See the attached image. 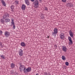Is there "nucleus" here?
I'll use <instances>...</instances> for the list:
<instances>
[{"label": "nucleus", "instance_id": "f257e3e1", "mask_svg": "<svg viewBox=\"0 0 75 75\" xmlns=\"http://www.w3.org/2000/svg\"><path fill=\"white\" fill-rule=\"evenodd\" d=\"M23 71L24 73H27V72H31V68L29 67H28L27 69H26V68H25L23 70Z\"/></svg>", "mask_w": 75, "mask_h": 75}, {"label": "nucleus", "instance_id": "f03ea898", "mask_svg": "<svg viewBox=\"0 0 75 75\" xmlns=\"http://www.w3.org/2000/svg\"><path fill=\"white\" fill-rule=\"evenodd\" d=\"M54 32H52V35L55 37L57 33H58V29L57 28H55L54 30Z\"/></svg>", "mask_w": 75, "mask_h": 75}, {"label": "nucleus", "instance_id": "7ed1b4c3", "mask_svg": "<svg viewBox=\"0 0 75 75\" xmlns=\"http://www.w3.org/2000/svg\"><path fill=\"white\" fill-rule=\"evenodd\" d=\"M19 68V70L20 71V72H22L23 71L24 69V68H25V67L24 65L21 64Z\"/></svg>", "mask_w": 75, "mask_h": 75}, {"label": "nucleus", "instance_id": "20e7f679", "mask_svg": "<svg viewBox=\"0 0 75 75\" xmlns=\"http://www.w3.org/2000/svg\"><path fill=\"white\" fill-rule=\"evenodd\" d=\"M68 39L69 41V45H71V44H72L73 42H72V40L71 37L70 36H68Z\"/></svg>", "mask_w": 75, "mask_h": 75}, {"label": "nucleus", "instance_id": "39448f33", "mask_svg": "<svg viewBox=\"0 0 75 75\" xmlns=\"http://www.w3.org/2000/svg\"><path fill=\"white\" fill-rule=\"evenodd\" d=\"M9 14L7 13H5L4 15L3 16V19H5L6 18H7L8 17H9Z\"/></svg>", "mask_w": 75, "mask_h": 75}, {"label": "nucleus", "instance_id": "423d86ee", "mask_svg": "<svg viewBox=\"0 0 75 75\" xmlns=\"http://www.w3.org/2000/svg\"><path fill=\"white\" fill-rule=\"evenodd\" d=\"M5 35L6 37H8L9 36H10V33L9 32L6 31L5 32Z\"/></svg>", "mask_w": 75, "mask_h": 75}, {"label": "nucleus", "instance_id": "0eeeda50", "mask_svg": "<svg viewBox=\"0 0 75 75\" xmlns=\"http://www.w3.org/2000/svg\"><path fill=\"white\" fill-rule=\"evenodd\" d=\"M19 55L20 56H23V50L21 49H20L19 51L18 52Z\"/></svg>", "mask_w": 75, "mask_h": 75}, {"label": "nucleus", "instance_id": "6e6552de", "mask_svg": "<svg viewBox=\"0 0 75 75\" xmlns=\"http://www.w3.org/2000/svg\"><path fill=\"white\" fill-rule=\"evenodd\" d=\"M33 4H34L35 6H38L39 4V2L38 0H35L34 2L33 3Z\"/></svg>", "mask_w": 75, "mask_h": 75}, {"label": "nucleus", "instance_id": "1a4fd4ad", "mask_svg": "<svg viewBox=\"0 0 75 75\" xmlns=\"http://www.w3.org/2000/svg\"><path fill=\"white\" fill-rule=\"evenodd\" d=\"M11 23L12 24L11 25V26L13 25V29H15V28H16V26H15V24L14 23V20H12Z\"/></svg>", "mask_w": 75, "mask_h": 75}, {"label": "nucleus", "instance_id": "9d476101", "mask_svg": "<svg viewBox=\"0 0 75 75\" xmlns=\"http://www.w3.org/2000/svg\"><path fill=\"white\" fill-rule=\"evenodd\" d=\"M63 48H62V50L64 52H66L67 50V47L66 46H63Z\"/></svg>", "mask_w": 75, "mask_h": 75}, {"label": "nucleus", "instance_id": "9b49d317", "mask_svg": "<svg viewBox=\"0 0 75 75\" xmlns=\"http://www.w3.org/2000/svg\"><path fill=\"white\" fill-rule=\"evenodd\" d=\"M67 6L68 7H73V5L71 3H68L67 4Z\"/></svg>", "mask_w": 75, "mask_h": 75}, {"label": "nucleus", "instance_id": "f8f14e48", "mask_svg": "<svg viewBox=\"0 0 75 75\" xmlns=\"http://www.w3.org/2000/svg\"><path fill=\"white\" fill-rule=\"evenodd\" d=\"M25 8H26V6L24 4L22 5L21 9L22 10H25Z\"/></svg>", "mask_w": 75, "mask_h": 75}, {"label": "nucleus", "instance_id": "ddd939ff", "mask_svg": "<svg viewBox=\"0 0 75 75\" xmlns=\"http://www.w3.org/2000/svg\"><path fill=\"white\" fill-rule=\"evenodd\" d=\"M69 34L70 36L72 38L74 37V33H72V32L71 30H70L69 32Z\"/></svg>", "mask_w": 75, "mask_h": 75}, {"label": "nucleus", "instance_id": "4468645a", "mask_svg": "<svg viewBox=\"0 0 75 75\" xmlns=\"http://www.w3.org/2000/svg\"><path fill=\"white\" fill-rule=\"evenodd\" d=\"M64 36H65V34L64 33L62 34H61L60 36V38L61 39H64Z\"/></svg>", "mask_w": 75, "mask_h": 75}, {"label": "nucleus", "instance_id": "2eb2a0df", "mask_svg": "<svg viewBox=\"0 0 75 75\" xmlns=\"http://www.w3.org/2000/svg\"><path fill=\"white\" fill-rule=\"evenodd\" d=\"M21 45L22 47H25V46H26V45L25 44V43L24 42H21Z\"/></svg>", "mask_w": 75, "mask_h": 75}, {"label": "nucleus", "instance_id": "dca6fc26", "mask_svg": "<svg viewBox=\"0 0 75 75\" xmlns=\"http://www.w3.org/2000/svg\"><path fill=\"white\" fill-rule=\"evenodd\" d=\"M1 2L4 6H6V4L4 0H1Z\"/></svg>", "mask_w": 75, "mask_h": 75}, {"label": "nucleus", "instance_id": "f3484780", "mask_svg": "<svg viewBox=\"0 0 75 75\" xmlns=\"http://www.w3.org/2000/svg\"><path fill=\"white\" fill-rule=\"evenodd\" d=\"M25 1L26 4L28 5H28H30V2H29L28 0H25Z\"/></svg>", "mask_w": 75, "mask_h": 75}, {"label": "nucleus", "instance_id": "a211bd4d", "mask_svg": "<svg viewBox=\"0 0 75 75\" xmlns=\"http://www.w3.org/2000/svg\"><path fill=\"white\" fill-rule=\"evenodd\" d=\"M5 23H8L10 21V19L8 18H6L5 19Z\"/></svg>", "mask_w": 75, "mask_h": 75}, {"label": "nucleus", "instance_id": "6ab92c4d", "mask_svg": "<svg viewBox=\"0 0 75 75\" xmlns=\"http://www.w3.org/2000/svg\"><path fill=\"white\" fill-rule=\"evenodd\" d=\"M62 59L63 61H65L66 60V57L64 56H62Z\"/></svg>", "mask_w": 75, "mask_h": 75}, {"label": "nucleus", "instance_id": "aec40b11", "mask_svg": "<svg viewBox=\"0 0 75 75\" xmlns=\"http://www.w3.org/2000/svg\"><path fill=\"white\" fill-rule=\"evenodd\" d=\"M1 23L2 24H4V20H3V19H1Z\"/></svg>", "mask_w": 75, "mask_h": 75}, {"label": "nucleus", "instance_id": "412c9836", "mask_svg": "<svg viewBox=\"0 0 75 75\" xmlns=\"http://www.w3.org/2000/svg\"><path fill=\"white\" fill-rule=\"evenodd\" d=\"M11 67L12 68H13L14 67H15V66L14 65V64L13 63H12L11 64Z\"/></svg>", "mask_w": 75, "mask_h": 75}, {"label": "nucleus", "instance_id": "4be33fe9", "mask_svg": "<svg viewBox=\"0 0 75 75\" xmlns=\"http://www.w3.org/2000/svg\"><path fill=\"white\" fill-rule=\"evenodd\" d=\"M40 17H41V18L42 19H43V18H45L44 15L43 14H42Z\"/></svg>", "mask_w": 75, "mask_h": 75}, {"label": "nucleus", "instance_id": "5701e85b", "mask_svg": "<svg viewBox=\"0 0 75 75\" xmlns=\"http://www.w3.org/2000/svg\"><path fill=\"white\" fill-rule=\"evenodd\" d=\"M1 58H2L4 59H5V58H4V55H1Z\"/></svg>", "mask_w": 75, "mask_h": 75}, {"label": "nucleus", "instance_id": "b1692460", "mask_svg": "<svg viewBox=\"0 0 75 75\" xmlns=\"http://www.w3.org/2000/svg\"><path fill=\"white\" fill-rule=\"evenodd\" d=\"M65 65H67V66H68V65H69V63L68 62H65Z\"/></svg>", "mask_w": 75, "mask_h": 75}, {"label": "nucleus", "instance_id": "393cba45", "mask_svg": "<svg viewBox=\"0 0 75 75\" xmlns=\"http://www.w3.org/2000/svg\"><path fill=\"white\" fill-rule=\"evenodd\" d=\"M15 2L16 4H18V1L16 0V1H15Z\"/></svg>", "mask_w": 75, "mask_h": 75}, {"label": "nucleus", "instance_id": "a878e982", "mask_svg": "<svg viewBox=\"0 0 75 75\" xmlns=\"http://www.w3.org/2000/svg\"><path fill=\"white\" fill-rule=\"evenodd\" d=\"M11 8L12 9H14V5H12L11 7Z\"/></svg>", "mask_w": 75, "mask_h": 75}, {"label": "nucleus", "instance_id": "bb28decb", "mask_svg": "<svg viewBox=\"0 0 75 75\" xmlns=\"http://www.w3.org/2000/svg\"><path fill=\"white\" fill-rule=\"evenodd\" d=\"M66 1V0H62V2H63V3H65Z\"/></svg>", "mask_w": 75, "mask_h": 75}, {"label": "nucleus", "instance_id": "cd10ccee", "mask_svg": "<svg viewBox=\"0 0 75 75\" xmlns=\"http://www.w3.org/2000/svg\"><path fill=\"white\" fill-rule=\"evenodd\" d=\"M2 34H3V32L1 30H0V35H2Z\"/></svg>", "mask_w": 75, "mask_h": 75}, {"label": "nucleus", "instance_id": "c85d7f7f", "mask_svg": "<svg viewBox=\"0 0 75 75\" xmlns=\"http://www.w3.org/2000/svg\"><path fill=\"white\" fill-rule=\"evenodd\" d=\"M44 75H47L48 74H47V72H45L44 73Z\"/></svg>", "mask_w": 75, "mask_h": 75}, {"label": "nucleus", "instance_id": "c756f323", "mask_svg": "<svg viewBox=\"0 0 75 75\" xmlns=\"http://www.w3.org/2000/svg\"><path fill=\"white\" fill-rule=\"evenodd\" d=\"M14 75H18V73H14Z\"/></svg>", "mask_w": 75, "mask_h": 75}, {"label": "nucleus", "instance_id": "7c9ffc66", "mask_svg": "<svg viewBox=\"0 0 75 75\" xmlns=\"http://www.w3.org/2000/svg\"><path fill=\"white\" fill-rule=\"evenodd\" d=\"M45 10H47V11L48 10V8H47V7H45Z\"/></svg>", "mask_w": 75, "mask_h": 75}, {"label": "nucleus", "instance_id": "2f4dec72", "mask_svg": "<svg viewBox=\"0 0 75 75\" xmlns=\"http://www.w3.org/2000/svg\"><path fill=\"white\" fill-rule=\"evenodd\" d=\"M54 47H55L56 48H57V45H54Z\"/></svg>", "mask_w": 75, "mask_h": 75}, {"label": "nucleus", "instance_id": "473e14b6", "mask_svg": "<svg viewBox=\"0 0 75 75\" xmlns=\"http://www.w3.org/2000/svg\"><path fill=\"white\" fill-rule=\"evenodd\" d=\"M30 1L32 2H34L35 1V0H30Z\"/></svg>", "mask_w": 75, "mask_h": 75}, {"label": "nucleus", "instance_id": "72a5a7b5", "mask_svg": "<svg viewBox=\"0 0 75 75\" xmlns=\"http://www.w3.org/2000/svg\"><path fill=\"white\" fill-rule=\"evenodd\" d=\"M0 46H1V47H3V45H2L1 44V45H0Z\"/></svg>", "mask_w": 75, "mask_h": 75}, {"label": "nucleus", "instance_id": "f704fd0d", "mask_svg": "<svg viewBox=\"0 0 75 75\" xmlns=\"http://www.w3.org/2000/svg\"><path fill=\"white\" fill-rule=\"evenodd\" d=\"M11 11L13 12H14V10H13V9L11 10Z\"/></svg>", "mask_w": 75, "mask_h": 75}, {"label": "nucleus", "instance_id": "c9c22d12", "mask_svg": "<svg viewBox=\"0 0 75 75\" xmlns=\"http://www.w3.org/2000/svg\"><path fill=\"white\" fill-rule=\"evenodd\" d=\"M1 45H2V43L1 42L0 43V45H1Z\"/></svg>", "mask_w": 75, "mask_h": 75}, {"label": "nucleus", "instance_id": "e433bc0d", "mask_svg": "<svg viewBox=\"0 0 75 75\" xmlns=\"http://www.w3.org/2000/svg\"><path fill=\"white\" fill-rule=\"evenodd\" d=\"M48 75H51V74L48 73Z\"/></svg>", "mask_w": 75, "mask_h": 75}, {"label": "nucleus", "instance_id": "4c0bfd02", "mask_svg": "<svg viewBox=\"0 0 75 75\" xmlns=\"http://www.w3.org/2000/svg\"><path fill=\"white\" fill-rule=\"evenodd\" d=\"M49 36H47V38H49Z\"/></svg>", "mask_w": 75, "mask_h": 75}, {"label": "nucleus", "instance_id": "58836bf2", "mask_svg": "<svg viewBox=\"0 0 75 75\" xmlns=\"http://www.w3.org/2000/svg\"><path fill=\"white\" fill-rule=\"evenodd\" d=\"M36 75H38V74L37 73Z\"/></svg>", "mask_w": 75, "mask_h": 75}, {"label": "nucleus", "instance_id": "ea45409f", "mask_svg": "<svg viewBox=\"0 0 75 75\" xmlns=\"http://www.w3.org/2000/svg\"><path fill=\"white\" fill-rule=\"evenodd\" d=\"M11 74H13V73H11Z\"/></svg>", "mask_w": 75, "mask_h": 75}, {"label": "nucleus", "instance_id": "a19ab883", "mask_svg": "<svg viewBox=\"0 0 75 75\" xmlns=\"http://www.w3.org/2000/svg\"><path fill=\"white\" fill-rule=\"evenodd\" d=\"M41 0H40V1H41Z\"/></svg>", "mask_w": 75, "mask_h": 75}]
</instances>
